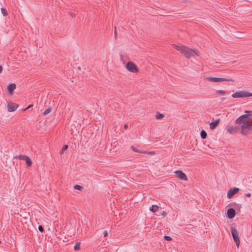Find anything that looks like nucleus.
<instances>
[{"instance_id":"1","label":"nucleus","mask_w":252,"mask_h":252,"mask_svg":"<svg viewBox=\"0 0 252 252\" xmlns=\"http://www.w3.org/2000/svg\"><path fill=\"white\" fill-rule=\"evenodd\" d=\"M246 114H243L238 117L235 121V123L238 125H243L244 123H247V122L251 120L252 118V111H245Z\"/></svg>"},{"instance_id":"2","label":"nucleus","mask_w":252,"mask_h":252,"mask_svg":"<svg viewBox=\"0 0 252 252\" xmlns=\"http://www.w3.org/2000/svg\"><path fill=\"white\" fill-rule=\"evenodd\" d=\"M241 133L243 135H247L252 131V121L250 123H244L241 126Z\"/></svg>"},{"instance_id":"3","label":"nucleus","mask_w":252,"mask_h":252,"mask_svg":"<svg viewBox=\"0 0 252 252\" xmlns=\"http://www.w3.org/2000/svg\"><path fill=\"white\" fill-rule=\"evenodd\" d=\"M180 53L183 54L187 58H189L191 57L194 56L195 52L194 50L184 46Z\"/></svg>"},{"instance_id":"4","label":"nucleus","mask_w":252,"mask_h":252,"mask_svg":"<svg viewBox=\"0 0 252 252\" xmlns=\"http://www.w3.org/2000/svg\"><path fill=\"white\" fill-rule=\"evenodd\" d=\"M251 96H252V93L245 91L237 92L232 94V97L233 98H241Z\"/></svg>"},{"instance_id":"5","label":"nucleus","mask_w":252,"mask_h":252,"mask_svg":"<svg viewBox=\"0 0 252 252\" xmlns=\"http://www.w3.org/2000/svg\"><path fill=\"white\" fill-rule=\"evenodd\" d=\"M206 79L211 82H222V81H230V82H234V80L232 79H228L226 78H221V77H208Z\"/></svg>"},{"instance_id":"6","label":"nucleus","mask_w":252,"mask_h":252,"mask_svg":"<svg viewBox=\"0 0 252 252\" xmlns=\"http://www.w3.org/2000/svg\"><path fill=\"white\" fill-rule=\"evenodd\" d=\"M126 67L129 71L132 73H137L139 71V69L136 65L132 62H128L126 63Z\"/></svg>"},{"instance_id":"7","label":"nucleus","mask_w":252,"mask_h":252,"mask_svg":"<svg viewBox=\"0 0 252 252\" xmlns=\"http://www.w3.org/2000/svg\"><path fill=\"white\" fill-rule=\"evenodd\" d=\"M15 158L20 160H25L26 164L27 167L31 166L32 165V162L31 159L26 155H18L15 157Z\"/></svg>"},{"instance_id":"8","label":"nucleus","mask_w":252,"mask_h":252,"mask_svg":"<svg viewBox=\"0 0 252 252\" xmlns=\"http://www.w3.org/2000/svg\"><path fill=\"white\" fill-rule=\"evenodd\" d=\"M226 130L229 133L235 134L238 132L239 127L236 126H227L226 127Z\"/></svg>"},{"instance_id":"9","label":"nucleus","mask_w":252,"mask_h":252,"mask_svg":"<svg viewBox=\"0 0 252 252\" xmlns=\"http://www.w3.org/2000/svg\"><path fill=\"white\" fill-rule=\"evenodd\" d=\"M239 190V189L237 188H234L233 189H230L227 192V197L229 198H231L233 196L237 193Z\"/></svg>"},{"instance_id":"10","label":"nucleus","mask_w":252,"mask_h":252,"mask_svg":"<svg viewBox=\"0 0 252 252\" xmlns=\"http://www.w3.org/2000/svg\"><path fill=\"white\" fill-rule=\"evenodd\" d=\"M227 217L229 219L234 218L236 215V212L234 209L231 208H229L227 211Z\"/></svg>"},{"instance_id":"11","label":"nucleus","mask_w":252,"mask_h":252,"mask_svg":"<svg viewBox=\"0 0 252 252\" xmlns=\"http://www.w3.org/2000/svg\"><path fill=\"white\" fill-rule=\"evenodd\" d=\"M18 105H16L12 102H8L7 104V110L9 112H13L16 110Z\"/></svg>"},{"instance_id":"12","label":"nucleus","mask_w":252,"mask_h":252,"mask_svg":"<svg viewBox=\"0 0 252 252\" xmlns=\"http://www.w3.org/2000/svg\"><path fill=\"white\" fill-rule=\"evenodd\" d=\"M220 122V119H218L215 121H212L210 124V128L211 129H214Z\"/></svg>"},{"instance_id":"13","label":"nucleus","mask_w":252,"mask_h":252,"mask_svg":"<svg viewBox=\"0 0 252 252\" xmlns=\"http://www.w3.org/2000/svg\"><path fill=\"white\" fill-rule=\"evenodd\" d=\"M16 89V85L14 83L9 84L7 86V90L9 94H12L14 90Z\"/></svg>"},{"instance_id":"14","label":"nucleus","mask_w":252,"mask_h":252,"mask_svg":"<svg viewBox=\"0 0 252 252\" xmlns=\"http://www.w3.org/2000/svg\"><path fill=\"white\" fill-rule=\"evenodd\" d=\"M234 241L236 243L237 247L238 248L240 244V240L238 234L232 236Z\"/></svg>"},{"instance_id":"15","label":"nucleus","mask_w":252,"mask_h":252,"mask_svg":"<svg viewBox=\"0 0 252 252\" xmlns=\"http://www.w3.org/2000/svg\"><path fill=\"white\" fill-rule=\"evenodd\" d=\"M176 176L177 178L184 181H187L188 180L186 174H176Z\"/></svg>"},{"instance_id":"16","label":"nucleus","mask_w":252,"mask_h":252,"mask_svg":"<svg viewBox=\"0 0 252 252\" xmlns=\"http://www.w3.org/2000/svg\"><path fill=\"white\" fill-rule=\"evenodd\" d=\"M159 207L157 205H153L152 207L150 208V210L153 213H156L158 211Z\"/></svg>"},{"instance_id":"17","label":"nucleus","mask_w":252,"mask_h":252,"mask_svg":"<svg viewBox=\"0 0 252 252\" xmlns=\"http://www.w3.org/2000/svg\"><path fill=\"white\" fill-rule=\"evenodd\" d=\"M183 46H184V45H182L173 44V47L176 50L180 51V52H181V50L182 49Z\"/></svg>"},{"instance_id":"18","label":"nucleus","mask_w":252,"mask_h":252,"mask_svg":"<svg viewBox=\"0 0 252 252\" xmlns=\"http://www.w3.org/2000/svg\"><path fill=\"white\" fill-rule=\"evenodd\" d=\"M230 230L232 236L238 234L237 230L235 227L231 226L230 227Z\"/></svg>"},{"instance_id":"19","label":"nucleus","mask_w":252,"mask_h":252,"mask_svg":"<svg viewBox=\"0 0 252 252\" xmlns=\"http://www.w3.org/2000/svg\"><path fill=\"white\" fill-rule=\"evenodd\" d=\"M200 136L202 139H205L207 137V133L204 130H202L200 132Z\"/></svg>"},{"instance_id":"20","label":"nucleus","mask_w":252,"mask_h":252,"mask_svg":"<svg viewBox=\"0 0 252 252\" xmlns=\"http://www.w3.org/2000/svg\"><path fill=\"white\" fill-rule=\"evenodd\" d=\"M80 245H81V242H77L74 247V250L75 251L79 250L80 249Z\"/></svg>"},{"instance_id":"21","label":"nucleus","mask_w":252,"mask_h":252,"mask_svg":"<svg viewBox=\"0 0 252 252\" xmlns=\"http://www.w3.org/2000/svg\"><path fill=\"white\" fill-rule=\"evenodd\" d=\"M164 117V115L162 114H161L159 112H157L156 115V118L157 119H161Z\"/></svg>"},{"instance_id":"22","label":"nucleus","mask_w":252,"mask_h":252,"mask_svg":"<svg viewBox=\"0 0 252 252\" xmlns=\"http://www.w3.org/2000/svg\"><path fill=\"white\" fill-rule=\"evenodd\" d=\"M131 149L135 152H137V153H146V151H140L139 150H137L136 149V148L134 146H132L131 147Z\"/></svg>"},{"instance_id":"23","label":"nucleus","mask_w":252,"mask_h":252,"mask_svg":"<svg viewBox=\"0 0 252 252\" xmlns=\"http://www.w3.org/2000/svg\"><path fill=\"white\" fill-rule=\"evenodd\" d=\"M227 93V92L223 90H218L216 92L217 94H225Z\"/></svg>"},{"instance_id":"24","label":"nucleus","mask_w":252,"mask_h":252,"mask_svg":"<svg viewBox=\"0 0 252 252\" xmlns=\"http://www.w3.org/2000/svg\"><path fill=\"white\" fill-rule=\"evenodd\" d=\"M1 12L4 16H6L8 15L7 10L4 8H1Z\"/></svg>"},{"instance_id":"25","label":"nucleus","mask_w":252,"mask_h":252,"mask_svg":"<svg viewBox=\"0 0 252 252\" xmlns=\"http://www.w3.org/2000/svg\"><path fill=\"white\" fill-rule=\"evenodd\" d=\"M52 111V108L51 107L48 108L44 112H43V115H47L48 114H49V113H50Z\"/></svg>"},{"instance_id":"26","label":"nucleus","mask_w":252,"mask_h":252,"mask_svg":"<svg viewBox=\"0 0 252 252\" xmlns=\"http://www.w3.org/2000/svg\"><path fill=\"white\" fill-rule=\"evenodd\" d=\"M74 189L78 190H81L83 189V187L79 185H76L74 186Z\"/></svg>"},{"instance_id":"27","label":"nucleus","mask_w":252,"mask_h":252,"mask_svg":"<svg viewBox=\"0 0 252 252\" xmlns=\"http://www.w3.org/2000/svg\"><path fill=\"white\" fill-rule=\"evenodd\" d=\"M68 148L67 145H65L63 146V147L62 149V153H63L65 151H66Z\"/></svg>"},{"instance_id":"28","label":"nucleus","mask_w":252,"mask_h":252,"mask_svg":"<svg viewBox=\"0 0 252 252\" xmlns=\"http://www.w3.org/2000/svg\"><path fill=\"white\" fill-rule=\"evenodd\" d=\"M164 239L165 240L168 241H170L172 240V238L170 236H164Z\"/></svg>"},{"instance_id":"29","label":"nucleus","mask_w":252,"mask_h":252,"mask_svg":"<svg viewBox=\"0 0 252 252\" xmlns=\"http://www.w3.org/2000/svg\"><path fill=\"white\" fill-rule=\"evenodd\" d=\"M38 230L41 233H43L44 231V229L42 225L38 226Z\"/></svg>"},{"instance_id":"30","label":"nucleus","mask_w":252,"mask_h":252,"mask_svg":"<svg viewBox=\"0 0 252 252\" xmlns=\"http://www.w3.org/2000/svg\"><path fill=\"white\" fill-rule=\"evenodd\" d=\"M68 14L70 16H71L72 17H75V16H76V14H74V13H72V12H68Z\"/></svg>"},{"instance_id":"31","label":"nucleus","mask_w":252,"mask_h":252,"mask_svg":"<svg viewBox=\"0 0 252 252\" xmlns=\"http://www.w3.org/2000/svg\"><path fill=\"white\" fill-rule=\"evenodd\" d=\"M104 237H106L108 236V232L107 230H105L103 232Z\"/></svg>"},{"instance_id":"32","label":"nucleus","mask_w":252,"mask_h":252,"mask_svg":"<svg viewBox=\"0 0 252 252\" xmlns=\"http://www.w3.org/2000/svg\"><path fill=\"white\" fill-rule=\"evenodd\" d=\"M114 35H115V39H117V32L116 27H115Z\"/></svg>"},{"instance_id":"33","label":"nucleus","mask_w":252,"mask_h":252,"mask_svg":"<svg viewBox=\"0 0 252 252\" xmlns=\"http://www.w3.org/2000/svg\"><path fill=\"white\" fill-rule=\"evenodd\" d=\"M174 173H184L181 170H176L174 172Z\"/></svg>"},{"instance_id":"34","label":"nucleus","mask_w":252,"mask_h":252,"mask_svg":"<svg viewBox=\"0 0 252 252\" xmlns=\"http://www.w3.org/2000/svg\"><path fill=\"white\" fill-rule=\"evenodd\" d=\"M146 153H147L149 155H153L154 154H155V152H146Z\"/></svg>"},{"instance_id":"35","label":"nucleus","mask_w":252,"mask_h":252,"mask_svg":"<svg viewBox=\"0 0 252 252\" xmlns=\"http://www.w3.org/2000/svg\"><path fill=\"white\" fill-rule=\"evenodd\" d=\"M245 196L248 197H250L251 196V194L250 193H247Z\"/></svg>"},{"instance_id":"36","label":"nucleus","mask_w":252,"mask_h":252,"mask_svg":"<svg viewBox=\"0 0 252 252\" xmlns=\"http://www.w3.org/2000/svg\"><path fill=\"white\" fill-rule=\"evenodd\" d=\"M32 106H33V104L30 105L28 107H27V108L25 109V110H27V109H28L29 108H31V107H32Z\"/></svg>"},{"instance_id":"37","label":"nucleus","mask_w":252,"mask_h":252,"mask_svg":"<svg viewBox=\"0 0 252 252\" xmlns=\"http://www.w3.org/2000/svg\"><path fill=\"white\" fill-rule=\"evenodd\" d=\"M124 128H125V129H126L128 128V125L127 124H125V126H124Z\"/></svg>"},{"instance_id":"38","label":"nucleus","mask_w":252,"mask_h":252,"mask_svg":"<svg viewBox=\"0 0 252 252\" xmlns=\"http://www.w3.org/2000/svg\"><path fill=\"white\" fill-rule=\"evenodd\" d=\"M2 69H3V68H2V66L0 65V73H1L2 72Z\"/></svg>"},{"instance_id":"39","label":"nucleus","mask_w":252,"mask_h":252,"mask_svg":"<svg viewBox=\"0 0 252 252\" xmlns=\"http://www.w3.org/2000/svg\"><path fill=\"white\" fill-rule=\"evenodd\" d=\"M226 99V97H222L220 98L221 100L222 101H224V100H225Z\"/></svg>"},{"instance_id":"40","label":"nucleus","mask_w":252,"mask_h":252,"mask_svg":"<svg viewBox=\"0 0 252 252\" xmlns=\"http://www.w3.org/2000/svg\"><path fill=\"white\" fill-rule=\"evenodd\" d=\"M249 180H250L249 181V183H251V182H252V177L251 178H249Z\"/></svg>"},{"instance_id":"41","label":"nucleus","mask_w":252,"mask_h":252,"mask_svg":"<svg viewBox=\"0 0 252 252\" xmlns=\"http://www.w3.org/2000/svg\"><path fill=\"white\" fill-rule=\"evenodd\" d=\"M78 69H79V70H80V69H81V67H80V66H78Z\"/></svg>"},{"instance_id":"42","label":"nucleus","mask_w":252,"mask_h":252,"mask_svg":"<svg viewBox=\"0 0 252 252\" xmlns=\"http://www.w3.org/2000/svg\"><path fill=\"white\" fill-rule=\"evenodd\" d=\"M1 243V241H0V244Z\"/></svg>"}]
</instances>
